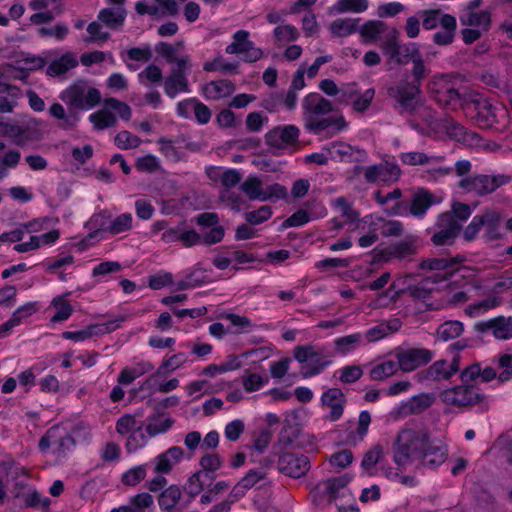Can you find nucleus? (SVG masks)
Listing matches in <instances>:
<instances>
[{
	"label": "nucleus",
	"mask_w": 512,
	"mask_h": 512,
	"mask_svg": "<svg viewBox=\"0 0 512 512\" xmlns=\"http://www.w3.org/2000/svg\"><path fill=\"white\" fill-rule=\"evenodd\" d=\"M396 31V28L390 27L380 20H369L360 26L358 30L362 43L374 44L380 42V45L387 41Z\"/></svg>",
	"instance_id": "5701e85b"
},
{
	"label": "nucleus",
	"mask_w": 512,
	"mask_h": 512,
	"mask_svg": "<svg viewBox=\"0 0 512 512\" xmlns=\"http://www.w3.org/2000/svg\"><path fill=\"white\" fill-rule=\"evenodd\" d=\"M368 0H337L331 7V13H362L368 9Z\"/></svg>",
	"instance_id": "4d7b16f0"
},
{
	"label": "nucleus",
	"mask_w": 512,
	"mask_h": 512,
	"mask_svg": "<svg viewBox=\"0 0 512 512\" xmlns=\"http://www.w3.org/2000/svg\"><path fill=\"white\" fill-rule=\"evenodd\" d=\"M497 370L496 366L482 367L479 362H474L460 372V379L462 382H474L480 379L482 383H489L493 380L499 383V372Z\"/></svg>",
	"instance_id": "2f4dec72"
},
{
	"label": "nucleus",
	"mask_w": 512,
	"mask_h": 512,
	"mask_svg": "<svg viewBox=\"0 0 512 512\" xmlns=\"http://www.w3.org/2000/svg\"><path fill=\"white\" fill-rule=\"evenodd\" d=\"M402 197V191L399 188L394 189L391 192L386 194H382L381 191H376L374 193V199L380 206H386L390 202L395 201V205L392 207L386 208V212L390 215H403V210L405 209L404 205L400 202H397Z\"/></svg>",
	"instance_id": "8fccbe9b"
},
{
	"label": "nucleus",
	"mask_w": 512,
	"mask_h": 512,
	"mask_svg": "<svg viewBox=\"0 0 512 512\" xmlns=\"http://www.w3.org/2000/svg\"><path fill=\"white\" fill-rule=\"evenodd\" d=\"M321 403L329 409L326 418L329 421H337L343 415L346 398L339 388H329L322 394Z\"/></svg>",
	"instance_id": "72a5a7b5"
},
{
	"label": "nucleus",
	"mask_w": 512,
	"mask_h": 512,
	"mask_svg": "<svg viewBox=\"0 0 512 512\" xmlns=\"http://www.w3.org/2000/svg\"><path fill=\"white\" fill-rule=\"evenodd\" d=\"M182 48L183 44L181 42L176 44L159 42L155 46V51L164 57L168 63L172 64L173 67H191L190 56L180 53Z\"/></svg>",
	"instance_id": "c9c22d12"
},
{
	"label": "nucleus",
	"mask_w": 512,
	"mask_h": 512,
	"mask_svg": "<svg viewBox=\"0 0 512 512\" xmlns=\"http://www.w3.org/2000/svg\"><path fill=\"white\" fill-rule=\"evenodd\" d=\"M184 451L179 446H172L165 452L156 456L149 464L155 474H169L180 463Z\"/></svg>",
	"instance_id": "cd10ccee"
},
{
	"label": "nucleus",
	"mask_w": 512,
	"mask_h": 512,
	"mask_svg": "<svg viewBox=\"0 0 512 512\" xmlns=\"http://www.w3.org/2000/svg\"><path fill=\"white\" fill-rule=\"evenodd\" d=\"M472 104L476 110L475 121L481 128H492L496 124L506 127L508 114L504 107L494 106L485 99L473 100Z\"/></svg>",
	"instance_id": "9b49d317"
},
{
	"label": "nucleus",
	"mask_w": 512,
	"mask_h": 512,
	"mask_svg": "<svg viewBox=\"0 0 512 512\" xmlns=\"http://www.w3.org/2000/svg\"><path fill=\"white\" fill-rule=\"evenodd\" d=\"M441 29L433 34V42L440 46L450 45L455 38L457 29L456 18L450 22L443 23Z\"/></svg>",
	"instance_id": "e2e57ef3"
},
{
	"label": "nucleus",
	"mask_w": 512,
	"mask_h": 512,
	"mask_svg": "<svg viewBox=\"0 0 512 512\" xmlns=\"http://www.w3.org/2000/svg\"><path fill=\"white\" fill-rule=\"evenodd\" d=\"M421 86L418 83L400 81L387 88V94L395 101V109L403 113H414L420 111L424 114L428 124L433 123V110L424 106L420 101Z\"/></svg>",
	"instance_id": "7ed1b4c3"
},
{
	"label": "nucleus",
	"mask_w": 512,
	"mask_h": 512,
	"mask_svg": "<svg viewBox=\"0 0 512 512\" xmlns=\"http://www.w3.org/2000/svg\"><path fill=\"white\" fill-rule=\"evenodd\" d=\"M330 159L346 163H364L368 159L365 150L353 147L345 142H334L324 148Z\"/></svg>",
	"instance_id": "412c9836"
},
{
	"label": "nucleus",
	"mask_w": 512,
	"mask_h": 512,
	"mask_svg": "<svg viewBox=\"0 0 512 512\" xmlns=\"http://www.w3.org/2000/svg\"><path fill=\"white\" fill-rule=\"evenodd\" d=\"M302 106L305 128L313 134H319L332 126H335L338 131L346 126L343 118L325 117L332 111V103L318 93L308 94Z\"/></svg>",
	"instance_id": "f03ea898"
},
{
	"label": "nucleus",
	"mask_w": 512,
	"mask_h": 512,
	"mask_svg": "<svg viewBox=\"0 0 512 512\" xmlns=\"http://www.w3.org/2000/svg\"><path fill=\"white\" fill-rule=\"evenodd\" d=\"M433 199V194L428 190H418L412 197L409 209L410 214L418 218L423 217L427 210L432 206Z\"/></svg>",
	"instance_id": "a18cd8bd"
},
{
	"label": "nucleus",
	"mask_w": 512,
	"mask_h": 512,
	"mask_svg": "<svg viewBox=\"0 0 512 512\" xmlns=\"http://www.w3.org/2000/svg\"><path fill=\"white\" fill-rule=\"evenodd\" d=\"M335 352L340 355H346L353 352L358 347L364 344V337L362 333H353L350 335L338 337L334 340Z\"/></svg>",
	"instance_id": "3c124183"
},
{
	"label": "nucleus",
	"mask_w": 512,
	"mask_h": 512,
	"mask_svg": "<svg viewBox=\"0 0 512 512\" xmlns=\"http://www.w3.org/2000/svg\"><path fill=\"white\" fill-rule=\"evenodd\" d=\"M132 111L128 104L116 98L106 99L101 109L89 115V121L96 130H104L114 127L117 123V116L128 121Z\"/></svg>",
	"instance_id": "423d86ee"
},
{
	"label": "nucleus",
	"mask_w": 512,
	"mask_h": 512,
	"mask_svg": "<svg viewBox=\"0 0 512 512\" xmlns=\"http://www.w3.org/2000/svg\"><path fill=\"white\" fill-rule=\"evenodd\" d=\"M371 226L383 237H399L403 234V224L398 220H386L383 217L369 216Z\"/></svg>",
	"instance_id": "a19ab883"
},
{
	"label": "nucleus",
	"mask_w": 512,
	"mask_h": 512,
	"mask_svg": "<svg viewBox=\"0 0 512 512\" xmlns=\"http://www.w3.org/2000/svg\"><path fill=\"white\" fill-rule=\"evenodd\" d=\"M212 477L204 471L195 472L187 481L185 491L192 497L201 493L207 481H211Z\"/></svg>",
	"instance_id": "69168bd1"
},
{
	"label": "nucleus",
	"mask_w": 512,
	"mask_h": 512,
	"mask_svg": "<svg viewBox=\"0 0 512 512\" xmlns=\"http://www.w3.org/2000/svg\"><path fill=\"white\" fill-rule=\"evenodd\" d=\"M463 261L464 257L462 256L428 258L419 264V268L436 271L437 273L431 277H436L439 283L452 276Z\"/></svg>",
	"instance_id": "a211bd4d"
},
{
	"label": "nucleus",
	"mask_w": 512,
	"mask_h": 512,
	"mask_svg": "<svg viewBox=\"0 0 512 512\" xmlns=\"http://www.w3.org/2000/svg\"><path fill=\"white\" fill-rule=\"evenodd\" d=\"M59 98L71 108L89 110L99 104L101 93L86 81L79 80L64 89Z\"/></svg>",
	"instance_id": "39448f33"
},
{
	"label": "nucleus",
	"mask_w": 512,
	"mask_h": 512,
	"mask_svg": "<svg viewBox=\"0 0 512 512\" xmlns=\"http://www.w3.org/2000/svg\"><path fill=\"white\" fill-rule=\"evenodd\" d=\"M140 416L141 415L136 414H124L117 419L115 424V430L118 434L122 436L130 434L126 442V448L129 452L136 451L146 442L143 434L140 435L141 443L136 441L135 433L140 432L143 426L142 422L138 419Z\"/></svg>",
	"instance_id": "f3484780"
},
{
	"label": "nucleus",
	"mask_w": 512,
	"mask_h": 512,
	"mask_svg": "<svg viewBox=\"0 0 512 512\" xmlns=\"http://www.w3.org/2000/svg\"><path fill=\"white\" fill-rule=\"evenodd\" d=\"M22 97L20 88L10 85L5 89L3 94H0V112L11 113L18 105V100Z\"/></svg>",
	"instance_id": "6e6d98bb"
},
{
	"label": "nucleus",
	"mask_w": 512,
	"mask_h": 512,
	"mask_svg": "<svg viewBox=\"0 0 512 512\" xmlns=\"http://www.w3.org/2000/svg\"><path fill=\"white\" fill-rule=\"evenodd\" d=\"M394 356L400 370L412 372L430 362L433 358V353L426 348H398L395 350Z\"/></svg>",
	"instance_id": "dca6fc26"
},
{
	"label": "nucleus",
	"mask_w": 512,
	"mask_h": 512,
	"mask_svg": "<svg viewBox=\"0 0 512 512\" xmlns=\"http://www.w3.org/2000/svg\"><path fill=\"white\" fill-rule=\"evenodd\" d=\"M39 121L30 120L25 126H19L8 122L0 123V133L2 135L14 138V142L18 145H23L29 140L39 139L40 135L36 134Z\"/></svg>",
	"instance_id": "bb28decb"
},
{
	"label": "nucleus",
	"mask_w": 512,
	"mask_h": 512,
	"mask_svg": "<svg viewBox=\"0 0 512 512\" xmlns=\"http://www.w3.org/2000/svg\"><path fill=\"white\" fill-rule=\"evenodd\" d=\"M278 469L289 477L300 478L310 469V462L307 456L284 453L279 457Z\"/></svg>",
	"instance_id": "a878e982"
},
{
	"label": "nucleus",
	"mask_w": 512,
	"mask_h": 512,
	"mask_svg": "<svg viewBox=\"0 0 512 512\" xmlns=\"http://www.w3.org/2000/svg\"><path fill=\"white\" fill-rule=\"evenodd\" d=\"M428 158H433L431 162L425 163L424 173L425 177L429 180H439L450 175L453 172V167L444 166L443 163L445 161L444 155H435L430 154Z\"/></svg>",
	"instance_id": "37998d69"
},
{
	"label": "nucleus",
	"mask_w": 512,
	"mask_h": 512,
	"mask_svg": "<svg viewBox=\"0 0 512 512\" xmlns=\"http://www.w3.org/2000/svg\"><path fill=\"white\" fill-rule=\"evenodd\" d=\"M492 363L499 370V383L503 384L512 380V354L503 353L495 356Z\"/></svg>",
	"instance_id": "bf43d9fd"
},
{
	"label": "nucleus",
	"mask_w": 512,
	"mask_h": 512,
	"mask_svg": "<svg viewBox=\"0 0 512 512\" xmlns=\"http://www.w3.org/2000/svg\"><path fill=\"white\" fill-rule=\"evenodd\" d=\"M434 402V396L430 393H420L401 402L389 413V419L400 421L410 415H416L427 410Z\"/></svg>",
	"instance_id": "2eb2a0df"
},
{
	"label": "nucleus",
	"mask_w": 512,
	"mask_h": 512,
	"mask_svg": "<svg viewBox=\"0 0 512 512\" xmlns=\"http://www.w3.org/2000/svg\"><path fill=\"white\" fill-rule=\"evenodd\" d=\"M351 478L341 475L318 483L311 492L313 501L317 505H324L343 498H351L348 484Z\"/></svg>",
	"instance_id": "0eeeda50"
},
{
	"label": "nucleus",
	"mask_w": 512,
	"mask_h": 512,
	"mask_svg": "<svg viewBox=\"0 0 512 512\" xmlns=\"http://www.w3.org/2000/svg\"><path fill=\"white\" fill-rule=\"evenodd\" d=\"M437 283L438 279L436 277H427L417 284L408 286L402 292L408 294L415 301L425 302L432 295L433 288L431 285Z\"/></svg>",
	"instance_id": "09e8293b"
},
{
	"label": "nucleus",
	"mask_w": 512,
	"mask_h": 512,
	"mask_svg": "<svg viewBox=\"0 0 512 512\" xmlns=\"http://www.w3.org/2000/svg\"><path fill=\"white\" fill-rule=\"evenodd\" d=\"M124 2L125 0H108L110 7L99 12L98 20L110 29L121 28L127 15Z\"/></svg>",
	"instance_id": "c85d7f7f"
},
{
	"label": "nucleus",
	"mask_w": 512,
	"mask_h": 512,
	"mask_svg": "<svg viewBox=\"0 0 512 512\" xmlns=\"http://www.w3.org/2000/svg\"><path fill=\"white\" fill-rule=\"evenodd\" d=\"M380 47L388 61L396 65L408 64L413 54L419 48L417 43H402L398 30L387 41L382 43Z\"/></svg>",
	"instance_id": "ddd939ff"
},
{
	"label": "nucleus",
	"mask_w": 512,
	"mask_h": 512,
	"mask_svg": "<svg viewBox=\"0 0 512 512\" xmlns=\"http://www.w3.org/2000/svg\"><path fill=\"white\" fill-rule=\"evenodd\" d=\"M181 495L182 493L178 486H169L159 496L158 502L160 508L165 511H171L179 503Z\"/></svg>",
	"instance_id": "680f3d73"
},
{
	"label": "nucleus",
	"mask_w": 512,
	"mask_h": 512,
	"mask_svg": "<svg viewBox=\"0 0 512 512\" xmlns=\"http://www.w3.org/2000/svg\"><path fill=\"white\" fill-rule=\"evenodd\" d=\"M422 19V25L425 30H433L443 23L450 22L455 17L451 14L444 13L440 9H425L419 13Z\"/></svg>",
	"instance_id": "49530a36"
},
{
	"label": "nucleus",
	"mask_w": 512,
	"mask_h": 512,
	"mask_svg": "<svg viewBox=\"0 0 512 512\" xmlns=\"http://www.w3.org/2000/svg\"><path fill=\"white\" fill-rule=\"evenodd\" d=\"M242 179L241 173L236 169H229L223 172L220 177L221 184L225 187V191L222 193V199H230L233 202L234 207L238 209V196H233V194L229 191L232 187H235L240 183Z\"/></svg>",
	"instance_id": "603ef678"
},
{
	"label": "nucleus",
	"mask_w": 512,
	"mask_h": 512,
	"mask_svg": "<svg viewBox=\"0 0 512 512\" xmlns=\"http://www.w3.org/2000/svg\"><path fill=\"white\" fill-rule=\"evenodd\" d=\"M365 170V182L368 184H392L397 182L401 176V169L395 162L384 161L369 165Z\"/></svg>",
	"instance_id": "6ab92c4d"
},
{
	"label": "nucleus",
	"mask_w": 512,
	"mask_h": 512,
	"mask_svg": "<svg viewBox=\"0 0 512 512\" xmlns=\"http://www.w3.org/2000/svg\"><path fill=\"white\" fill-rule=\"evenodd\" d=\"M173 423L174 421L169 417H163L162 415L152 416L147 420L146 432L150 437H154L168 431Z\"/></svg>",
	"instance_id": "0e129e2a"
},
{
	"label": "nucleus",
	"mask_w": 512,
	"mask_h": 512,
	"mask_svg": "<svg viewBox=\"0 0 512 512\" xmlns=\"http://www.w3.org/2000/svg\"><path fill=\"white\" fill-rule=\"evenodd\" d=\"M293 355L296 361L305 364L302 372L304 378L321 373L330 364L325 359L323 349L311 344L295 347Z\"/></svg>",
	"instance_id": "1a4fd4ad"
},
{
	"label": "nucleus",
	"mask_w": 512,
	"mask_h": 512,
	"mask_svg": "<svg viewBox=\"0 0 512 512\" xmlns=\"http://www.w3.org/2000/svg\"><path fill=\"white\" fill-rule=\"evenodd\" d=\"M437 127L444 131L450 139L462 143L467 147L478 146L481 141L477 133L467 130L459 122L450 117H444L439 120Z\"/></svg>",
	"instance_id": "aec40b11"
},
{
	"label": "nucleus",
	"mask_w": 512,
	"mask_h": 512,
	"mask_svg": "<svg viewBox=\"0 0 512 512\" xmlns=\"http://www.w3.org/2000/svg\"><path fill=\"white\" fill-rule=\"evenodd\" d=\"M126 318L119 316L113 320L102 324L89 325L85 329L78 331H65L62 333L64 339L72 340L75 342L85 341L95 335H102L115 331L120 327V324L124 322Z\"/></svg>",
	"instance_id": "b1692460"
},
{
	"label": "nucleus",
	"mask_w": 512,
	"mask_h": 512,
	"mask_svg": "<svg viewBox=\"0 0 512 512\" xmlns=\"http://www.w3.org/2000/svg\"><path fill=\"white\" fill-rule=\"evenodd\" d=\"M464 331V325L458 320H449L442 323L436 333L439 339L449 341L459 337Z\"/></svg>",
	"instance_id": "052dcab7"
},
{
	"label": "nucleus",
	"mask_w": 512,
	"mask_h": 512,
	"mask_svg": "<svg viewBox=\"0 0 512 512\" xmlns=\"http://www.w3.org/2000/svg\"><path fill=\"white\" fill-rule=\"evenodd\" d=\"M482 220V227H486L487 235L490 239H496L500 236L498 225L502 219L499 211L487 209L482 215H478Z\"/></svg>",
	"instance_id": "5fc2aeb1"
},
{
	"label": "nucleus",
	"mask_w": 512,
	"mask_h": 512,
	"mask_svg": "<svg viewBox=\"0 0 512 512\" xmlns=\"http://www.w3.org/2000/svg\"><path fill=\"white\" fill-rule=\"evenodd\" d=\"M392 255L397 258H407L417 253V237L407 235L402 241L392 246Z\"/></svg>",
	"instance_id": "13d9d810"
},
{
	"label": "nucleus",
	"mask_w": 512,
	"mask_h": 512,
	"mask_svg": "<svg viewBox=\"0 0 512 512\" xmlns=\"http://www.w3.org/2000/svg\"><path fill=\"white\" fill-rule=\"evenodd\" d=\"M78 65V59L75 53L66 52L60 57L51 61L46 69L49 76H60L67 73L69 70Z\"/></svg>",
	"instance_id": "79ce46f5"
},
{
	"label": "nucleus",
	"mask_w": 512,
	"mask_h": 512,
	"mask_svg": "<svg viewBox=\"0 0 512 512\" xmlns=\"http://www.w3.org/2000/svg\"><path fill=\"white\" fill-rule=\"evenodd\" d=\"M428 91L441 105H457L461 103L460 93L449 75L439 74L431 78Z\"/></svg>",
	"instance_id": "f8f14e48"
},
{
	"label": "nucleus",
	"mask_w": 512,
	"mask_h": 512,
	"mask_svg": "<svg viewBox=\"0 0 512 512\" xmlns=\"http://www.w3.org/2000/svg\"><path fill=\"white\" fill-rule=\"evenodd\" d=\"M241 191L249 200L268 201L279 200L287 197V189L278 183L264 186L260 178L249 175L240 185Z\"/></svg>",
	"instance_id": "6e6552de"
},
{
	"label": "nucleus",
	"mask_w": 512,
	"mask_h": 512,
	"mask_svg": "<svg viewBox=\"0 0 512 512\" xmlns=\"http://www.w3.org/2000/svg\"><path fill=\"white\" fill-rule=\"evenodd\" d=\"M436 227L438 230L431 237V242L435 246L453 244L460 233L459 225L452 223L449 216H439Z\"/></svg>",
	"instance_id": "7c9ffc66"
},
{
	"label": "nucleus",
	"mask_w": 512,
	"mask_h": 512,
	"mask_svg": "<svg viewBox=\"0 0 512 512\" xmlns=\"http://www.w3.org/2000/svg\"><path fill=\"white\" fill-rule=\"evenodd\" d=\"M502 303L499 297H489L465 308V313L470 317H478L490 309L498 307Z\"/></svg>",
	"instance_id": "338daca9"
},
{
	"label": "nucleus",
	"mask_w": 512,
	"mask_h": 512,
	"mask_svg": "<svg viewBox=\"0 0 512 512\" xmlns=\"http://www.w3.org/2000/svg\"><path fill=\"white\" fill-rule=\"evenodd\" d=\"M476 328L481 333L490 331L498 340H507L512 338V317L498 316L479 322Z\"/></svg>",
	"instance_id": "c756f323"
},
{
	"label": "nucleus",
	"mask_w": 512,
	"mask_h": 512,
	"mask_svg": "<svg viewBox=\"0 0 512 512\" xmlns=\"http://www.w3.org/2000/svg\"><path fill=\"white\" fill-rule=\"evenodd\" d=\"M49 115L58 121V127L63 130H70L76 127L79 116L76 112H66L60 103H54L49 108Z\"/></svg>",
	"instance_id": "c03bdc74"
},
{
	"label": "nucleus",
	"mask_w": 512,
	"mask_h": 512,
	"mask_svg": "<svg viewBox=\"0 0 512 512\" xmlns=\"http://www.w3.org/2000/svg\"><path fill=\"white\" fill-rule=\"evenodd\" d=\"M459 366V357H454L450 362L447 360L435 361L425 370V378L431 381L448 380L459 371Z\"/></svg>",
	"instance_id": "f704fd0d"
},
{
	"label": "nucleus",
	"mask_w": 512,
	"mask_h": 512,
	"mask_svg": "<svg viewBox=\"0 0 512 512\" xmlns=\"http://www.w3.org/2000/svg\"><path fill=\"white\" fill-rule=\"evenodd\" d=\"M469 382H463L441 392L440 398L442 402L448 406L470 409L474 406L480 412H485L489 409V400L487 395L481 392V389Z\"/></svg>",
	"instance_id": "20e7f679"
},
{
	"label": "nucleus",
	"mask_w": 512,
	"mask_h": 512,
	"mask_svg": "<svg viewBox=\"0 0 512 512\" xmlns=\"http://www.w3.org/2000/svg\"><path fill=\"white\" fill-rule=\"evenodd\" d=\"M132 222V214L123 213L114 218L107 227L103 228V230L112 235H117L129 231L132 228Z\"/></svg>",
	"instance_id": "774afa93"
},
{
	"label": "nucleus",
	"mask_w": 512,
	"mask_h": 512,
	"mask_svg": "<svg viewBox=\"0 0 512 512\" xmlns=\"http://www.w3.org/2000/svg\"><path fill=\"white\" fill-rule=\"evenodd\" d=\"M398 370L397 360L384 359L371 364L369 376L373 381H382L395 375Z\"/></svg>",
	"instance_id": "de8ad7c7"
},
{
	"label": "nucleus",
	"mask_w": 512,
	"mask_h": 512,
	"mask_svg": "<svg viewBox=\"0 0 512 512\" xmlns=\"http://www.w3.org/2000/svg\"><path fill=\"white\" fill-rule=\"evenodd\" d=\"M227 54L242 55L245 62H256L263 56L261 48L255 46L250 40V33L247 30H238L232 35V42L226 46Z\"/></svg>",
	"instance_id": "4468645a"
},
{
	"label": "nucleus",
	"mask_w": 512,
	"mask_h": 512,
	"mask_svg": "<svg viewBox=\"0 0 512 512\" xmlns=\"http://www.w3.org/2000/svg\"><path fill=\"white\" fill-rule=\"evenodd\" d=\"M459 20L463 26L476 27L487 31L490 27L491 16L485 10L477 11L471 8H464L459 16Z\"/></svg>",
	"instance_id": "ea45409f"
},
{
	"label": "nucleus",
	"mask_w": 512,
	"mask_h": 512,
	"mask_svg": "<svg viewBox=\"0 0 512 512\" xmlns=\"http://www.w3.org/2000/svg\"><path fill=\"white\" fill-rule=\"evenodd\" d=\"M299 138V129L294 125L279 126L266 135L267 143L276 148H286L295 144Z\"/></svg>",
	"instance_id": "473e14b6"
},
{
	"label": "nucleus",
	"mask_w": 512,
	"mask_h": 512,
	"mask_svg": "<svg viewBox=\"0 0 512 512\" xmlns=\"http://www.w3.org/2000/svg\"><path fill=\"white\" fill-rule=\"evenodd\" d=\"M511 177L504 174L476 175L465 177L459 181V187L465 192H474L478 196L491 194L501 186L508 184Z\"/></svg>",
	"instance_id": "9d476101"
},
{
	"label": "nucleus",
	"mask_w": 512,
	"mask_h": 512,
	"mask_svg": "<svg viewBox=\"0 0 512 512\" xmlns=\"http://www.w3.org/2000/svg\"><path fill=\"white\" fill-rule=\"evenodd\" d=\"M59 237V231L57 229H53L41 235L30 236L27 242L15 244L13 250L17 253L35 251L43 246L54 244L59 239Z\"/></svg>",
	"instance_id": "e433bc0d"
},
{
	"label": "nucleus",
	"mask_w": 512,
	"mask_h": 512,
	"mask_svg": "<svg viewBox=\"0 0 512 512\" xmlns=\"http://www.w3.org/2000/svg\"><path fill=\"white\" fill-rule=\"evenodd\" d=\"M191 67H172L169 75L163 81L165 94L174 99L181 93H189L188 72Z\"/></svg>",
	"instance_id": "393cba45"
},
{
	"label": "nucleus",
	"mask_w": 512,
	"mask_h": 512,
	"mask_svg": "<svg viewBox=\"0 0 512 512\" xmlns=\"http://www.w3.org/2000/svg\"><path fill=\"white\" fill-rule=\"evenodd\" d=\"M447 456V446L441 440L431 438L429 430L419 425H405L393 445V461L399 469L414 463L435 468L443 464Z\"/></svg>",
	"instance_id": "f257e3e1"
},
{
	"label": "nucleus",
	"mask_w": 512,
	"mask_h": 512,
	"mask_svg": "<svg viewBox=\"0 0 512 512\" xmlns=\"http://www.w3.org/2000/svg\"><path fill=\"white\" fill-rule=\"evenodd\" d=\"M359 18H338L330 26V32L337 37H347L359 30Z\"/></svg>",
	"instance_id": "864d4df0"
},
{
	"label": "nucleus",
	"mask_w": 512,
	"mask_h": 512,
	"mask_svg": "<svg viewBox=\"0 0 512 512\" xmlns=\"http://www.w3.org/2000/svg\"><path fill=\"white\" fill-rule=\"evenodd\" d=\"M235 91V85L230 80L220 79L210 81L201 87V92L207 100L218 101L229 97Z\"/></svg>",
	"instance_id": "4c0bfd02"
},
{
	"label": "nucleus",
	"mask_w": 512,
	"mask_h": 512,
	"mask_svg": "<svg viewBox=\"0 0 512 512\" xmlns=\"http://www.w3.org/2000/svg\"><path fill=\"white\" fill-rule=\"evenodd\" d=\"M383 448L380 445L372 446L363 456L361 461L362 469L370 476L381 472L389 479L398 477V472L391 467H385L383 459Z\"/></svg>",
	"instance_id": "4be33fe9"
},
{
	"label": "nucleus",
	"mask_w": 512,
	"mask_h": 512,
	"mask_svg": "<svg viewBox=\"0 0 512 512\" xmlns=\"http://www.w3.org/2000/svg\"><path fill=\"white\" fill-rule=\"evenodd\" d=\"M187 361L188 356L185 353H177L165 357L158 369L146 380V383H157L166 373L174 372L184 366Z\"/></svg>",
	"instance_id": "58836bf2"
}]
</instances>
